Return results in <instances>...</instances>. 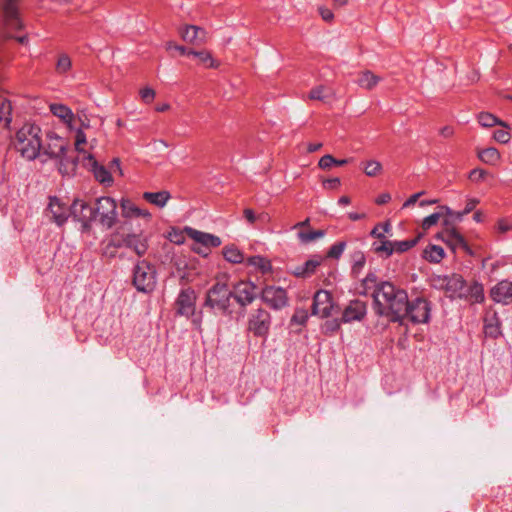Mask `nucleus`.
Returning a JSON list of instances; mask_svg holds the SVG:
<instances>
[{
	"instance_id": "51",
	"label": "nucleus",
	"mask_w": 512,
	"mask_h": 512,
	"mask_svg": "<svg viewBox=\"0 0 512 512\" xmlns=\"http://www.w3.org/2000/svg\"><path fill=\"white\" fill-rule=\"evenodd\" d=\"M341 185L340 178L334 177L329 179H324L322 181V186L327 190H337Z\"/></svg>"
},
{
	"instance_id": "50",
	"label": "nucleus",
	"mask_w": 512,
	"mask_h": 512,
	"mask_svg": "<svg viewBox=\"0 0 512 512\" xmlns=\"http://www.w3.org/2000/svg\"><path fill=\"white\" fill-rule=\"evenodd\" d=\"M335 162H336V158H334L330 154H326L320 158V160L318 162V166H319V168H321L323 170H328L334 165Z\"/></svg>"
},
{
	"instance_id": "58",
	"label": "nucleus",
	"mask_w": 512,
	"mask_h": 512,
	"mask_svg": "<svg viewBox=\"0 0 512 512\" xmlns=\"http://www.w3.org/2000/svg\"><path fill=\"white\" fill-rule=\"evenodd\" d=\"M424 194L423 191L421 192H418V193H415L413 195H411L403 204V208H407V207H410L412 205H414L417 200L419 199L420 196H422Z\"/></svg>"
},
{
	"instance_id": "19",
	"label": "nucleus",
	"mask_w": 512,
	"mask_h": 512,
	"mask_svg": "<svg viewBox=\"0 0 512 512\" xmlns=\"http://www.w3.org/2000/svg\"><path fill=\"white\" fill-rule=\"evenodd\" d=\"M483 332L486 337L497 339L502 335L501 321L498 313L493 309H487L483 319Z\"/></svg>"
},
{
	"instance_id": "1",
	"label": "nucleus",
	"mask_w": 512,
	"mask_h": 512,
	"mask_svg": "<svg viewBox=\"0 0 512 512\" xmlns=\"http://www.w3.org/2000/svg\"><path fill=\"white\" fill-rule=\"evenodd\" d=\"M361 295L372 297L373 310L379 317H386L392 323H401V315L408 303V293L391 281L380 280L369 272L360 284Z\"/></svg>"
},
{
	"instance_id": "38",
	"label": "nucleus",
	"mask_w": 512,
	"mask_h": 512,
	"mask_svg": "<svg viewBox=\"0 0 512 512\" xmlns=\"http://www.w3.org/2000/svg\"><path fill=\"white\" fill-rule=\"evenodd\" d=\"M188 55H193L199 59V62L207 68H215L218 66L212 55L208 51L189 50Z\"/></svg>"
},
{
	"instance_id": "32",
	"label": "nucleus",
	"mask_w": 512,
	"mask_h": 512,
	"mask_svg": "<svg viewBox=\"0 0 512 512\" xmlns=\"http://www.w3.org/2000/svg\"><path fill=\"white\" fill-rule=\"evenodd\" d=\"M12 122V105L10 100L0 98V123H3L6 128L10 127Z\"/></svg>"
},
{
	"instance_id": "21",
	"label": "nucleus",
	"mask_w": 512,
	"mask_h": 512,
	"mask_svg": "<svg viewBox=\"0 0 512 512\" xmlns=\"http://www.w3.org/2000/svg\"><path fill=\"white\" fill-rule=\"evenodd\" d=\"M445 231L438 233L437 238L441 239L446 245L452 249V251H456L458 248H462L468 250V245L464 239V237L452 226L445 227Z\"/></svg>"
},
{
	"instance_id": "53",
	"label": "nucleus",
	"mask_w": 512,
	"mask_h": 512,
	"mask_svg": "<svg viewBox=\"0 0 512 512\" xmlns=\"http://www.w3.org/2000/svg\"><path fill=\"white\" fill-rule=\"evenodd\" d=\"M487 175V172L483 169L475 168L470 171L469 173V179L473 182H479L485 178Z\"/></svg>"
},
{
	"instance_id": "22",
	"label": "nucleus",
	"mask_w": 512,
	"mask_h": 512,
	"mask_svg": "<svg viewBox=\"0 0 512 512\" xmlns=\"http://www.w3.org/2000/svg\"><path fill=\"white\" fill-rule=\"evenodd\" d=\"M490 297L493 301L504 305L512 303V282L503 280L497 283L490 290Z\"/></svg>"
},
{
	"instance_id": "41",
	"label": "nucleus",
	"mask_w": 512,
	"mask_h": 512,
	"mask_svg": "<svg viewBox=\"0 0 512 512\" xmlns=\"http://www.w3.org/2000/svg\"><path fill=\"white\" fill-rule=\"evenodd\" d=\"M325 235V232L323 230H313V231H298L297 237L299 241L303 244L310 243L312 241H315Z\"/></svg>"
},
{
	"instance_id": "43",
	"label": "nucleus",
	"mask_w": 512,
	"mask_h": 512,
	"mask_svg": "<svg viewBox=\"0 0 512 512\" xmlns=\"http://www.w3.org/2000/svg\"><path fill=\"white\" fill-rule=\"evenodd\" d=\"M418 242V238L408 239L403 241H393L394 252L404 253L413 248Z\"/></svg>"
},
{
	"instance_id": "16",
	"label": "nucleus",
	"mask_w": 512,
	"mask_h": 512,
	"mask_svg": "<svg viewBox=\"0 0 512 512\" xmlns=\"http://www.w3.org/2000/svg\"><path fill=\"white\" fill-rule=\"evenodd\" d=\"M367 314V303L365 301L354 299L351 300L344 308L341 321L343 323H351L353 321H361Z\"/></svg>"
},
{
	"instance_id": "17",
	"label": "nucleus",
	"mask_w": 512,
	"mask_h": 512,
	"mask_svg": "<svg viewBox=\"0 0 512 512\" xmlns=\"http://www.w3.org/2000/svg\"><path fill=\"white\" fill-rule=\"evenodd\" d=\"M185 232L196 245H201L204 248H216L221 245V239L213 234L199 231L191 227H185Z\"/></svg>"
},
{
	"instance_id": "14",
	"label": "nucleus",
	"mask_w": 512,
	"mask_h": 512,
	"mask_svg": "<svg viewBox=\"0 0 512 512\" xmlns=\"http://www.w3.org/2000/svg\"><path fill=\"white\" fill-rule=\"evenodd\" d=\"M175 305L177 315L187 318L193 316L196 308L195 291L190 287L182 289L178 294Z\"/></svg>"
},
{
	"instance_id": "6",
	"label": "nucleus",
	"mask_w": 512,
	"mask_h": 512,
	"mask_svg": "<svg viewBox=\"0 0 512 512\" xmlns=\"http://www.w3.org/2000/svg\"><path fill=\"white\" fill-rule=\"evenodd\" d=\"M431 318V303L424 297L418 296L413 299L408 298V303L405 305V311L401 315V323L404 324L406 320L412 324H426Z\"/></svg>"
},
{
	"instance_id": "12",
	"label": "nucleus",
	"mask_w": 512,
	"mask_h": 512,
	"mask_svg": "<svg viewBox=\"0 0 512 512\" xmlns=\"http://www.w3.org/2000/svg\"><path fill=\"white\" fill-rule=\"evenodd\" d=\"M70 214L76 221L81 222L83 230H87L95 220V207H91L84 200L75 199L71 204Z\"/></svg>"
},
{
	"instance_id": "24",
	"label": "nucleus",
	"mask_w": 512,
	"mask_h": 512,
	"mask_svg": "<svg viewBox=\"0 0 512 512\" xmlns=\"http://www.w3.org/2000/svg\"><path fill=\"white\" fill-rule=\"evenodd\" d=\"M125 247L133 250L138 256H143L148 250L147 239L141 234L129 233L124 235Z\"/></svg>"
},
{
	"instance_id": "49",
	"label": "nucleus",
	"mask_w": 512,
	"mask_h": 512,
	"mask_svg": "<svg viewBox=\"0 0 512 512\" xmlns=\"http://www.w3.org/2000/svg\"><path fill=\"white\" fill-rule=\"evenodd\" d=\"M493 138L501 144H506L510 141L511 135L507 130L497 129L493 133Z\"/></svg>"
},
{
	"instance_id": "39",
	"label": "nucleus",
	"mask_w": 512,
	"mask_h": 512,
	"mask_svg": "<svg viewBox=\"0 0 512 512\" xmlns=\"http://www.w3.org/2000/svg\"><path fill=\"white\" fill-rule=\"evenodd\" d=\"M351 257L353 262L351 272L355 277H357L365 266L366 257L360 250L355 251Z\"/></svg>"
},
{
	"instance_id": "33",
	"label": "nucleus",
	"mask_w": 512,
	"mask_h": 512,
	"mask_svg": "<svg viewBox=\"0 0 512 512\" xmlns=\"http://www.w3.org/2000/svg\"><path fill=\"white\" fill-rule=\"evenodd\" d=\"M479 159L489 165H496L500 160V153L494 147H488L478 152Z\"/></svg>"
},
{
	"instance_id": "42",
	"label": "nucleus",
	"mask_w": 512,
	"mask_h": 512,
	"mask_svg": "<svg viewBox=\"0 0 512 512\" xmlns=\"http://www.w3.org/2000/svg\"><path fill=\"white\" fill-rule=\"evenodd\" d=\"M72 67V61L71 58L66 54L62 53L59 55L55 70L58 74H65L67 73Z\"/></svg>"
},
{
	"instance_id": "52",
	"label": "nucleus",
	"mask_w": 512,
	"mask_h": 512,
	"mask_svg": "<svg viewBox=\"0 0 512 512\" xmlns=\"http://www.w3.org/2000/svg\"><path fill=\"white\" fill-rule=\"evenodd\" d=\"M140 97L145 103H151L155 98V91L150 87H145L140 90Z\"/></svg>"
},
{
	"instance_id": "8",
	"label": "nucleus",
	"mask_w": 512,
	"mask_h": 512,
	"mask_svg": "<svg viewBox=\"0 0 512 512\" xmlns=\"http://www.w3.org/2000/svg\"><path fill=\"white\" fill-rule=\"evenodd\" d=\"M98 218L100 224L108 229L117 222V203L108 196L96 200L95 220Z\"/></svg>"
},
{
	"instance_id": "20",
	"label": "nucleus",
	"mask_w": 512,
	"mask_h": 512,
	"mask_svg": "<svg viewBox=\"0 0 512 512\" xmlns=\"http://www.w3.org/2000/svg\"><path fill=\"white\" fill-rule=\"evenodd\" d=\"M324 261L321 255H313L309 260L301 265H297L291 270V274L297 278L306 279L315 274L317 268Z\"/></svg>"
},
{
	"instance_id": "26",
	"label": "nucleus",
	"mask_w": 512,
	"mask_h": 512,
	"mask_svg": "<svg viewBox=\"0 0 512 512\" xmlns=\"http://www.w3.org/2000/svg\"><path fill=\"white\" fill-rule=\"evenodd\" d=\"M180 34L187 43L200 44L206 41V31L195 25H186L180 30Z\"/></svg>"
},
{
	"instance_id": "64",
	"label": "nucleus",
	"mask_w": 512,
	"mask_h": 512,
	"mask_svg": "<svg viewBox=\"0 0 512 512\" xmlns=\"http://www.w3.org/2000/svg\"><path fill=\"white\" fill-rule=\"evenodd\" d=\"M454 134V129L451 126H445L440 129V135L444 138H450Z\"/></svg>"
},
{
	"instance_id": "10",
	"label": "nucleus",
	"mask_w": 512,
	"mask_h": 512,
	"mask_svg": "<svg viewBox=\"0 0 512 512\" xmlns=\"http://www.w3.org/2000/svg\"><path fill=\"white\" fill-rule=\"evenodd\" d=\"M232 298L245 311L246 307L258 297V287L251 281H240L234 285Z\"/></svg>"
},
{
	"instance_id": "45",
	"label": "nucleus",
	"mask_w": 512,
	"mask_h": 512,
	"mask_svg": "<svg viewBox=\"0 0 512 512\" xmlns=\"http://www.w3.org/2000/svg\"><path fill=\"white\" fill-rule=\"evenodd\" d=\"M308 320V312L304 308H297L291 317V324L305 325Z\"/></svg>"
},
{
	"instance_id": "47",
	"label": "nucleus",
	"mask_w": 512,
	"mask_h": 512,
	"mask_svg": "<svg viewBox=\"0 0 512 512\" xmlns=\"http://www.w3.org/2000/svg\"><path fill=\"white\" fill-rule=\"evenodd\" d=\"M465 215H467V214L464 213V210L459 211V212H455L452 210V214H445V218L443 220V225L445 227H451V226H453L454 221L462 220L463 216H465Z\"/></svg>"
},
{
	"instance_id": "44",
	"label": "nucleus",
	"mask_w": 512,
	"mask_h": 512,
	"mask_svg": "<svg viewBox=\"0 0 512 512\" xmlns=\"http://www.w3.org/2000/svg\"><path fill=\"white\" fill-rule=\"evenodd\" d=\"M345 248H346L345 241L336 242L329 248L326 257L333 258V259H339L341 257V255L343 254Z\"/></svg>"
},
{
	"instance_id": "59",
	"label": "nucleus",
	"mask_w": 512,
	"mask_h": 512,
	"mask_svg": "<svg viewBox=\"0 0 512 512\" xmlns=\"http://www.w3.org/2000/svg\"><path fill=\"white\" fill-rule=\"evenodd\" d=\"M109 171L112 173L118 172L120 175L122 174L121 166H120V160L118 158H114L109 165Z\"/></svg>"
},
{
	"instance_id": "48",
	"label": "nucleus",
	"mask_w": 512,
	"mask_h": 512,
	"mask_svg": "<svg viewBox=\"0 0 512 512\" xmlns=\"http://www.w3.org/2000/svg\"><path fill=\"white\" fill-rule=\"evenodd\" d=\"M309 99L311 100H320L325 101L327 98V95L325 94V87L324 86H318L313 88L308 95Z\"/></svg>"
},
{
	"instance_id": "13",
	"label": "nucleus",
	"mask_w": 512,
	"mask_h": 512,
	"mask_svg": "<svg viewBox=\"0 0 512 512\" xmlns=\"http://www.w3.org/2000/svg\"><path fill=\"white\" fill-rule=\"evenodd\" d=\"M0 6L4 25L12 30H21L23 24L20 19L18 0H2Z\"/></svg>"
},
{
	"instance_id": "5",
	"label": "nucleus",
	"mask_w": 512,
	"mask_h": 512,
	"mask_svg": "<svg viewBox=\"0 0 512 512\" xmlns=\"http://www.w3.org/2000/svg\"><path fill=\"white\" fill-rule=\"evenodd\" d=\"M232 292L226 283L216 282L206 294L204 305L214 310H218L221 314L231 316Z\"/></svg>"
},
{
	"instance_id": "27",
	"label": "nucleus",
	"mask_w": 512,
	"mask_h": 512,
	"mask_svg": "<svg viewBox=\"0 0 512 512\" xmlns=\"http://www.w3.org/2000/svg\"><path fill=\"white\" fill-rule=\"evenodd\" d=\"M464 295L462 299L470 303H482L485 298L483 285L477 281H474L469 286L466 284Z\"/></svg>"
},
{
	"instance_id": "35",
	"label": "nucleus",
	"mask_w": 512,
	"mask_h": 512,
	"mask_svg": "<svg viewBox=\"0 0 512 512\" xmlns=\"http://www.w3.org/2000/svg\"><path fill=\"white\" fill-rule=\"evenodd\" d=\"M222 253L225 260L233 264H239L244 260L243 253L234 245L225 246Z\"/></svg>"
},
{
	"instance_id": "37",
	"label": "nucleus",
	"mask_w": 512,
	"mask_h": 512,
	"mask_svg": "<svg viewBox=\"0 0 512 512\" xmlns=\"http://www.w3.org/2000/svg\"><path fill=\"white\" fill-rule=\"evenodd\" d=\"M50 110L53 115L64 120L65 122H70L73 119V113L71 109L63 104H51Z\"/></svg>"
},
{
	"instance_id": "2",
	"label": "nucleus",
	"mask_w": 512,
	"mask_h": 512,
	"mask_svg": "<svg viewBox=\"0 0 512 512\" xmlns=\"http://www.w3.org/2000/svg\"><path fill=\"white\" fill-rule=\"evenodd\" d=\"M14 146L23 158L35 160L42 149L41 128L33 123H25L16 132Z\"/></svg>"
},
{
	"instance_id": "63",
	"label": "nucleus",
	"mask_w": 512,
	"mask_h": 512,
	"mask_svg": "<svg viewBox=\"0 0 512 512\" xmlns=\"http://www.w3.org/2000/svg\"><path fill=\"white\" fill-rule=\"evenodd\" d=\"M192 250L199 254V255H202V256H208V254L210 253V248H204L203 246L201 245H196L192 247Z\"/></svg>"
},
{
	"instance_id": "23",
	"label": "nucleus",
	"mask_w": 512,
	"mask_h": 512,
	"mask_svg": "<svg viewBox=\"0 0 512 512\" xmlns=\"http://www.w3.org/2000/svg\"><path fill=\"white\" fill-rule=\"evenodd\" d=\"M47 211L51 214V219L59 226H62L69 217L66 206L56 196L49 198Z\"/></svg>"
},
{
	"instance_id": "4",
	"label": "nucleus",
	"mask_w": 512,
	"mask_h": 512,
	"mask_svg": "<svg viewBox=\"0 0 512 512\" xmlns=\"http://www.w3.org/2000/svg\"><path fill=\"white\" fill-rule=\"evenodd\" d=\"M132 285L144 294H151L157 285V271L150 262L141 260L133 268Z\"/></svg>"
},
{
	"instance_id": "30",
	"label": "nucleus",
	"mask_w": 512,
	"mask_h": 512,
	"mask_svg": "<svg viewBox=\"0 0 512 512\" xmlns=\"http://www.w3.org/2000/svg\"><path fill=\"white\" fill-rule=\"evenodd\" d=\"M445 214H452V209L445 205L439 206L437 212L432 213L422 220V228L424 230L430 229L432 226L436 225L440 218L445 216Z\"/></svg>"
},
{
	"instance_id": "40",
	"label": "nucleus",
	"mask_w": 512,
	"mask_h": 512,
	"mask_svg": "<svg viewBox=\"0 0 512 512\" xmlns=\"http://www.w3.org/2000/svg\"><path fill=\"white\" fill-rule=\"evenodd\" d=\"M363 171L369 177H376L382 172V164L376 160L362 162Z\"/></svg>"
},
{
	"instance_id": "46",
	"label": "nucleus",
	"mask_w": 512,
	"mask_h": 512,
	"mask_svg": "<svg viewBox=\"0 0 512 512\" xmlns=\"http://www.w3.org/2000/svg\"><path fill=\"white\" fill-rule=\"evenodd\" d=\"M341 319H331L327 320L323 325V331L327 335H332L340 330L341 327Z\"/></svg>"
},
{
	"instance_id": "25",
	"label": "nucleus",
	"mask_w": 512,
	"mask_h": 512,
	"mask_svg": "<svg viewBox=\"0 0 512 512\" xmlns=\"http://www.w3.org/2000/svg\"><path fill=\"white\" fill-rule=\"evenodd\" d=\"M122 216L124 218H144L149 221L152 217L151 213L146 209L137 207L131 200H121Z\"/></svg>"
},
{
	"instance_id": "7",
	"label": "nucleus",
	"mask_w": 512,
	"mask_h": 512,
	"mask_svg": "<svg viewBox=\"0 0 512 512\" xmlns=\"http://www.w3.org/2000/svg\"><path fill=\"white\" fill-rule=\"evenodd\" d=\"M466 281L459 274L438 275L432 279V286L442 290L451 299H462L465 291Z\"/></svg>"
},
{
	"instance_id": "29",
	"label": "nucleus",
	"mask_w": 512,
	"mask_h": 512,
	"mask_svg": "<svg viewBox=\"0 0 512 512\" xmlns=\"http://www.w3.org/2000/svg\"><path fill=\"white\" fill-rule=\"evenodd\" d=\"M143 198L150 204L163 208L171 198V194L166 190L158 192H144Z\"/></svg>"
},
{
	"instance_id": "34",
	"label": "nucleus",
	"mask_w": 512,
	"mask_h": 512,
	"mask_svg": "<svg viewBox=\"0 0 512 512\" xmlns=\"http://www.w3.org/2000/svg\"><path fill=\"white\" fill-rule=\"evenodd\" d=\"M372 248L376 254L384 258H389L394 253L393 241L387 240L386 238L381 240L380 243H373Z\"/></svg>"
},
{
	"instance_id": "18",
	"label": "nucleus",
	"mask_w": 512,
	"mask_h": 512,
	"mask_svg": "<svg viewBox=\"0 0 512 512\" xmlns=\"http://www.w3.org/2000/svg\"><path fill=\"white\" fill-rule=\"evenodd\" d=\"M84 165L93 172L95 179L101 184L110 186L113 183L111 171L100 165L93 155L88 154L84 157Z\"/></svg>"
},
{
	"instance_id": "9",
	"label": "nucleus",
	"mask_w": 512,
	"mask_h": 512,
	"mask_svg": "<svg viewBox=\"0 0 512 512\" xmlns=\"http://www.w3.org/2000/svg\"><path fill=\"white\" fill-rule=\"evenodd\" d=\"M271 327V315L264 308L253 310L248 317V331L255 337H267Z\"/></svg>"
},
{
	"instance_id": "31",
	"label": "nucleus",
	"mask_w": 512,
	"mask_h": 512,
	"mask_svg": "<svg viewBox=\"0 0 512 512\" xmlns=\"http://www.w3.org/2000/svg\"><path fill=\"white\" fill-rule=\"evenodd\" d=\"M445 256L444 249L441 246L429 244L423 250V258L430 263H440Z\"/></svg>"
},
{
	"instance_id": "55",
	"label": "nucleus",
	"mask_w": 512,
	"mask_h": 512,
	"mask_svg": "<svg viewBox=\"0 0 512 512\" xmlns=\"http://www.w3.org/2000/svg\"><path fill=\"white\" fill-rule=\"evenodd\" d=\"M86 143V135L82 130H78L76 134L75 149L82 152L81 145Z\"/></svg>"
},
{
	"instance_id": "11",
	"label": "nucleus",
	"mask_w": 512,
	"mask_h": 512,
	"mask_svg": "<svg viewBox=\"0 0 512 512\" xmlns=\"http://www.w3.org/2000/svg\"><path fill=\"white\" fill-rule=\"evenodd\" d=\"M260 298L273 310H281L289 303L287 291L282 287L266 286L261 290Z\"/></svg>"
},
{
	"instance_id": "15",
	"label": "nucleus",
	"mask_w": 512,
	"mask_h": 512,
	"mask_svg": "<svg viewBox=\"0 0 512 512\" xmlns=\"http://www.w3.org/2000/svg\"><path fill=\"white\" fill-rule=\"evenodd\" d=\"M333 306L331 293L327 290H318L313 297L312 315L327 318L331 316Z\"/></svg>"
},
{
	"instance_id": "60",
	"label": "nucleus",
	"mask_w": 512,
	"mask_h": 512,
	"mask_svg": "<svg viewBox=\"0 0 512 512\" xmlns=\"http://www.w3.org/2000/svg\"><path fill=\"white\" fill-rule=\"evenodd\" d=\"M243 213H244L245 219L250 224H254L256 222L258 216L255 215V212L252 209L246 208Z\"/></svg>"
},
{
	"instance_id": "56",
	"label": "nucleus",
	"mask_w": 512,
	"mask_h": 512,
	"mask_svg": "<svg viewBox=\"0 0 512 512\" xmlns=\"http://www.w3.org/2000/svg\"><path fill=\"white\" fill-rule=\"evenodd\" d=\"M497 228L500 233H506L512 229V224L506 219H500L497 223Z\"/></svg>"
},
{
	"instance_id": "3",
	"label": "nucleus",
	"mask_w": 512,
	"mask_h": 512,
	"mask_svg": "<svg viewBox=\"0 0 512 512\" xmlns=\"http://www.w3.org/2000/svg\"><path fill=\"white\" fill-rule=\"evenodd\" d=\"M69 147L68 140L58 136L54 132H48L46 134V142L42 143L41 152L50 159L58 161V170L61 174H66V167L71 164L72 169H75L78 158H70L66 152Z\"/></svg>"
},
{
	"instance_id": "61",
	"label": "nucleus",
	"mask_w": 512,
	"mask_h": 512,
	"mask_svg": "<svg viewBox=\"0 0 512 512\" xmlns=\"http://www.w3.org/2000/svg\"><path fill=\"white\" fill-rule=\"evenodd\" d=\"M478 203H479V200L476 198L468 199V201L465 205V208H464V213L469 214L471 211L474 210V208L476 207V205Z\"/></svg>"
},
{
	"instance_id": "28",
	"label": "nucleus",
	"mask_w": 512,
	"mask_h": 512,
	"mask_svg": "<svg viewBox=\"0 0 512 512\" xmlns=\"http://www.w3.org/2000/svg\"><path fill=\"white\" fill-rule=\"evenodd\" d=\"M380 81L381 77L375 75L370 70H365L358 74L356 83L358 84L359 87L370 91L374 89Z\"/></svg>"
},
{
	"instance_id": "62",
	"label": "nucleus",
	"mask_w": 512,
	"mask_h": 512,
	"mask_svg": "<svg viewBox=\"0 0 512 512\" xmlns=\"http://www.w3.org/2000/svg\"><path fill=\"white\" fill-rule=\"evenodd\" d=\"M390 200H391V196H390V194H389V193H382V194H380V195L376 198L375 202H376V204H378V205H383V204L388 203Z\"/></svg>"
},
{
	"instance_id": "54",
	"label": "nucleus",
	"mask_w": 512,
	"mask_h": 512,
	"mask_svg": "<svg viewBox=\"0 0 512 512\" xmlns=\"http://www.w3.org/2000/svg\"><path fill=\"white\" fill-rule=\"evenodd\" d=\"M250 263L254 264V265H258L263 272L268 271L271 267L270 263L268 261H266L265 258L260 257V256L253 257L250 260Z\"/></svg>"
},
{
	"instance_id": "57",
	"label": "nucleus",
	"mask_w": 512,
	"mask_h": 512,
	"mask_svg": "<svg viewBox=\"0 0 512 512\" xmlns=\"http://www.w3.org/2000/svg\"><path fill=\"white\" fill-rule=\"evenodd\" d=\"M103 256L114 258L117 256V249L115 246L107 244L103 249Z\"/></svg>"
},
{
	"instance_id": "36",
	"label": "nucleus",
	"mask_w": 512,
	"mask_h": 512,
	"mask_svg": "<svg viewBox=\"0 0 512 512\" xmlns=\"http://www.w3.org/2000/svg\"><path fill=\"white\" fill-rule=\"evenodd\" d=\"M477 119L479 124L485 128H490L495 125H500L506 128L508 127V125L505 122L499 120L496 116L488 112H481L478 115Z\"/></svg>"
}]
</instances>
